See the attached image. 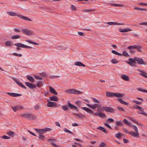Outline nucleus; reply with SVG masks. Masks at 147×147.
<instances>
[{"instance_id": "obj_8", "label": "nucleus", "mask_w": 147, "mask_h": 147, "mask_svg": "<svg viewBox=\"0 0 147 147\" xmlns=\"http://www.w3.org/2000/svg\"><path fill=\"white\" fill-rule=\"evenodd\" d=\"M129 61H126V62L129 65H131L132 66L135 67L136 65L135 64H136V62L134 59V57L133 59L130 58L128 59Z\"/></svg>"}, {"instance_id": "obj_37", "label": "nucleus", "mask_w": 147, "mask_h": 147, "mask_svg": "<svg viewBox=\"0 0 147 147\" xmlns=\"http://www.w3.org/2000/svg\"><path fill=\"white\" fill-rule=\"evenodd\" d=\"M105 24H107L108 25H119V24L116 22H109L106 23H105Z\"/></svg>"}, {"instance_id": "obj_21", "label": "nucleus", "mask_w": 147, "mask_h": 147, "mask_svg": "<svg viewBox=\"0 0 147 147\" xmlns=\"http://www.w3.org/2000/svg\"><path fill=\"white\" fill-rule=\"evenodd\" d=\"M49 88L50 91L51 93L55 94V95H57L58 94V93L56 92L55 90L51 86H50Z\"/></svg>"}, {"instance_id": "obj_57", "label": "nucleus", "mask_w": 147, "mask_h": 147, "mask_svg": "<svg viewBox=\"0 0 147 147\" xmlns=\"http://www.w3.org/2000/svg\"><path fill=\"white\" fill-rule=\"evenodd\" d=\"M37 86L38 87H40L42 86V82H38L37 84Z\"/></svg>"}, {"instance_id": "obj_4", "label": "nucleus", "mask_w": 147, "mask_h": 147, "mask_svg": "<svg viewBox=\"0 0 147 147\" xmlns=\"http://www.w3.org/2000/svg\"><path fill=\"white\" fill-rule=\"evenodd\" d=\"M21 115L22 117H26L28 119H34L36 117V116L30 113L23 114H22Z\"/></svg>"}, {"instance_id": "obj_35", "label": "nucleus", "mask_w": 147, "mask_h": 147, "mask_svg": "<svg viewBox=\"0 0 147 147\" xmlns=\"http://www.w3.org/2000/svg\"><path fill=\"white\" fill-rule=\"evenodd\" d=\"M111 6H113L116 7H123L124 5L122 4L111 3L109 4Z\"/></svg>"}, {"instance_id": "obj_10", "label": "nucleus", "mask_w": 147, "mask_h": 147, "mask_svg": "<svg viewBox=\"0 0 147 147\" xmlns=\"http://www.w3.org/2000/svg\"><path fill=\"white\" fill-rule=\"evenodd\" d=\"M22 31L23 34L28 35H31L32 34L31 30L27 29H23Z\"/></svg>"}, {"instance_id": "obj_16", "label": "nucleus", "mask_w": 147, "mask_h": 147, "mask_svg": "<svg viewBox=\"0 0 147 147\" xmlns=\"http://www.w3.org/2000/svg\"><path fill=\"white\" fill-rule=\"evenodd\" d=\"M7 94L13 97L21 96L22 95L21 94L13 92L10 93L9 92H7Z\"/></svg>"}, {"instance_id": "obj_53", "label": "nucleus", "mask_w": 147, "mask_h": 147, "mask_svg": "<svg viewBox=\"0 0 147 147\" xmlns=\"http://www.w3.org/2000/svg\"><path fill=\"white\" fill-rule=\"evenodd\" d=\"M132 102L138 105H140L142 103V102H141L137 101L135 100H133L132 101Z\"/></svg>"}, {"instance_id": "obj_48", "label": "nucleus", "mask_w": 147, "mask_h": 147, "mask_svg": "<svg viewBox=\"0 0 147 147\" xmlns=\"http://www.w3.org/2000/svg\"><path fill=\"white\" fill-rule=\"evenodd\" d=\"M62 109L64 110L67 111L69 110L68 107L67 105H64L62 107Z\"/></svg>"}, {"instance_id": "obj_46", "label": "nucleus", "mask_w": 147, "mask_h": 147, "mask_svg": "<svg viewBox=\"0 0 147 147\" xmlns=\"http://www.w3.org/2000/svg\"><path fill=\"white\" fill-rule=\"evenodd\" d=\"M7 14L11 16H14L17 15L15 13L10 11L8 12H7Z\"/></svg>"}, {"instance_id": "obj_6", "label": "nucleus", "mask_w": 147, "mask_h": 147, "mask_svg": "<svg viewBox=\"0 0 147 147\" xmlns=\"http://www.w3.org/2000/svg\"><path fill=\"white\" fill-rule=\"evenodd\" d=\"M128 49H136L137 51L140 52H142L141 50L143 49V47L140 45H134L133 46H130L128 47Z\"/></svg>"}, {"instance_id": "obj_23", "label": "nucleus", "mask_w": 147, "mask_h": 147, "mask_svg": "<svg viewBox=\"0 0 147 147\" xmlns=\"http://www.w3.org/2000/svg\"><path fill=\"white\" fill-rule=\"evenodd\" d=\"M39 136L38 138H39V140L43 141L45 139V136L43 134L40 133H38Z\"/></svg>"}, {"instance_id": "obj_31", "label": "nucleus", "mask_w": 147, "mask_h": 147, "mask_svg": "<svg viewBox=\"0 0 147 147\" xmlns=\"http://www.w3.org/2000/svg\"><path fill=\"white\" fill-rule=\"evenodd\" d=\"M75 65L78 66H82V67H85V65L83 63H82L80 61H76V62L75 63Z\"/></svg>"}, {"instance_id": "obj_1", "label": "nucleus", "mask_w": 147, "mask_h": 147, "mask_svg": "<svg viewBox=\"0 0 147 147\" xmlns=\"http://www.w3.org/2000/svg\"><path fill=\"white\" fill-rule=\"evenodd\" d=\"M106 96L109 97H112L113 96L121 97L124 96L123 94H121L118 92L115 93L113 92H106Z\"/></svg>"}, {"instance_id": "obj_40", "label": "nucleus", "mask_w": 147, "mask_h": 147, "mask_svg": "<svg viewBox=\"0 0 147 147\" xmlns=\"http://www.w3.org/2000/svg\"><path fill=\"white\" fill-rule=\"evenodd\" d=\"M21 38V36L19 35H16L13 36L11 37V38L13 39H15L18 38Z\"/></svg>"}, {"instance_id": "obj_11", "label": "nucleus", "mask_w": 147, "mask_h": 147, "mask_svg": "<svg viewBox=\"0 0 147 147\" xmlns=\"http://www.w3.org/2000/svg\"><path fill=\"white\" fill-rule=\"evenodd\" d=\"M12 79L16 82V84L19 85V86L25 89H26V87L24 86L23 84H22L20 82H19L18 79H16L14 78H12Z\"/></svg>"}, {"instance_id": "obj_36", "label": "nucleus", "mask_w": 147, "mask_h": 147, "mask_svg": "<svg viewBox=\"0 0 147 147\" xmlns=\"http://www.w3.org/2000/svg\"><path fill=\"white\" fill-rule=\"evenodd\" d=\"M74 89H70L65 90V92L69 94H73L74 92Z\"/></svg>"}, {"instance_id": "obj_30", "label": "nucleus", "mask_w": 147, "mask_h": 147, "mask_svg": "<svg viewBox=\"0 0 147 147\" xmlns=\"http://www.w3.org/2000/svg\"><path fill=\"white\" fill-rule=\"evenodd\" d=\"M115 124L117 126H122L123 125L122 121L121 120L116 121Z\"/></svg>"}, {"instance_id": "obj_17", "label": "nucleus", "mask_w": 147, "mask_h": 147, "mask_svg": "<svg viewBox=\"0 0 147 147\" xmlns=\"http://www.w3.org/2000/svg\"><path fill=\"white\" fill-rule=\"evenodd\" d=\"M137 70L141 72V73L139 74L147 78V73H146L145 71L140 69H138Z\"/></svg>"}, {"instance_id": "obj_24", "label": "nucleus", "mask_w": 147, "mask_h": 147, "mask_svg": "<svg viewBox=\"0 0 147 147\" xmlns=\"http://www.w3.org/2000/svg\"><path fill=\"white\" fill-rule=\"evenodd\" d=\"M17 16L19 18H20L22 19H23L24 20H28L30 21H32V20L24 16H22L21 15H18Z\"/></svg>"}, {"instance_id": "obj_52", "label": "nucleus", "mask_w": 147, "mask_h": 147, "mask_svg": "<svg viewBox=\"0 0 147 147\" xmlns=\"http://www.w3.org/2000/svg\"><path fill=\"white\" fill-rule=\"evenodd\" d=\"M63 130L65 132H67V133H69L70 134H73V133L72 132H71V131H69V130L67 129H66L65 128Z\"/></svg>"}, {"instance_id": "obj_22", "label": "nucleus", "mask_w": 147, "mask_h": 147, "mask_svg": "<svg viewBox=\"0 0 147 147\" xmlns=\"http://www.w3.org/2000/svg\"><path fill=\"white\" fill-rule=\"evenodd\" d=\"M121 77L122 79L125 81H129V77L125 74L121 75Z\"/></svg>"}, {"instance_id": "obj_55", "label": "nucleus", "mask_w": 147, "mask_h": 147, "mask_svg": "<svg viewBox=\"0 0 147 147\" xmlns=\"http://www.w3.org/2000/svg\"><path fill=\"white\" fill-rule=\"evenodd\" d=\"M122 55H124L125 57H126L128 55V53L125 51L123 52V54H122Z\"/></svg>"}, {"instance_id": "obj_60", "label": "nucleus", "mask_w": 147, "mask_h": 147, "mask_svg": "<svg viewBox=\"0 0 147 147\" xmlns=\"http://www.w3.org/2000/svg\"><path fill=\"white\" fill-rule=\"evenodd\" d=\"M40 105H37L35 106L34 108L36 109H40Z\"/></svg>"}, {"instance_id": "obj_9", "label": "nucleus", "mask_w": 147, "mask_h": 147, "mask_svg": "<svg viewBox=\"0 0 147 147\" xmlns=\"http://www.w3.org/2000/svg\"><path fill=\"white\" fill-rule=\"evenodd\" d=\"M26 85L29 88L33 89L36 87V85L34 83H30L28 82H25Z\"/></svg>"}, {"instance_id": "obj_3", "label": "nucleus", "mask_w": 147, "mask_h": 147, "mask_svg": "<svg viewBox=\"0 0 147 147\" xmlns=\"http://www.w3.org/2000/svg\"><path fill=\"white\" fill-rule=\"evenodd\" d=\"M15 46H16L18 47L16 48V49L18 50H20V48L19 47H22L26 49H32V48L30 46H28L24 45L22 43H16L15 44Z\"/></svg>"}, {"instance_id": "obj_27", "label": "nucleus", "mask_w": 147, "mask_h": 147, "mask_svg": "<svg viewBox=\"0 0 147 147\" xmlns=\"http://www.w3.org/2000/svg\"><path fill=\"white\" fill-rule=\"evenodd\" d=\"M7 134H8L9 136L11 137H13L14 136L15 133L14 132L11 131L9 130L6 132Z\"/></svg>"}, {"instance_id": "obj_62", "label": "nucleus", "mask_w": 147, "mask_h": 147, "mask_svg": "<svg viewBox=\"0 0 147 147\" xmlns=\"http://www.w3.org/2000/svg\"><path fill=\"white\" fill-rule=\"evenodd\" d=\"M34 78L36 79H37V80H42V78L39 76H36V75H35L34 76Z\"/></svg>"}, {"instance_id": "obj_19", "label": "nucleus", "mask_w": 147, "mask_h": 147, "mask_svg": "<svg viewBox=\"0 0 147 147\" xmlns=\"http://www.w3.org/2000/svg\"><path fill=\"white\" fill-rule=\"evenodd\" d=\"M128 118L131 121L133 122H134L135 123H136L138 125H140L141 127H142L144 126V125L141 124H140L139 123L137 122L135 119H134L130 117H128Z\"/></svg>"}, {"instance_id": "obj_2", "label": "nucleus", "mask_w": 147, "mask_h": 147, "mask_svg": "<svg viewBox=\"0 0 147 147\" xmlns=\"http://www.w3.org/2000/svg\"><path fill=\"white\" fill-rule=\"evenodd\" d=\"M130 126L131 127L134 128L135 131V132L134 131H130V134L133 137H138L139 135V133L137 127L135 125H130Z\"/></svg>"}, {"instance_id": "obj_28", "label": "nucleus", "mask_w": 147, "mask_h": 147, "mask_svg": "<svg viewBox=\"0 0 147 147\" xmlns=\"http://www.w3.org/2000/svg\"><path fill=\"white\" fill-rule=\"evenodd\" d=\"M26 78L30 82H34V78L31 76L27 75L26 76Z\"/></svg>"}, {"instance_id": "obj_26", "label": "nucleus", "mask_w": 147, "mask_h": 147, "mask_svg": "<svg viewBox=\"0 0 147 147\" xmlns=\"http://www.w3.org/2000/svg\"><path fill=\"white\" fill-rule=\"evenodd\" d=\"M117 100L119 101L120 103L124 104V105H128V104L127 103L123 101L121 98H117Z\"/></svg>"}, {"instance_id": "obj_44", "label": "nucleus", "mask_w": 147, "mask_h": 147, "mask_svg": "<svg viewBox=\"0 0 147 147\" xmlns=\"http://www.w3.org/2000/svg\"><path fill=\"white\" fill-rule=\"evenodd\" d=\"M25 41L26 42H28V43H30V44H34V45H38V44L36 43V42H33L30 40H25Z\"/></svg>"}, {"instance_id": "obj_38", "label": "nucleus", "mask_w": 147, "mask_h": 147, "mask_svg": "<svg viewBox=\"0 0 147 147\" xmlns=\"http://www.w3.org/2000/svg\"><path fill=\"white\" fill-rule=\"evenodd\" d=\"M82 92L78 91L76 89H74L73 94H82Z\"/></svg>"}, {"instance_id": "obj_50", "label": "nucleus", "mask_w": 147, "mask_h": 147, "mask_svg": "<svg viewBox=\"0 0 147 147\" xmlns=\"http://www.w3.org/2000/svg\"><path fill=\"white\" fill-rule=\"evenodd\" d=\"M5 45L7 46H10L12 45V42L11 41H7L5 43Z\"/></svg>"}, {"instance_id": "obj_14", "label": "nucleus", "mask_w": 147, "mask_h": 147, "mask_svg": "<svg viewBox=\"0 0 147 147\" xmlns=\"http://www.w3.org/2000/svg\"><path fill=\"white\" fill-rule=\"evenodd\" d=\"M87 105L88 107L91 108L92 109H94L96 107H98V106H100V105L97 104H95L93 105L87 104Z\"/></svg>"}, {"instance_id": "obj_61", "label": "nucleus", "mask_w": 147, "mask_h": 147, "mask_svg": "<svg viewBox=\"0 0 147 147\" xmlns=\"http://www.w3.org/2000/svg\"><path fill=\"white\" fill-rule=\"evenodd\" d=\"M92 98L93 101L95 102V103H100V102L99 101L97 100L96 99L94 98Z\"/></svg>"}, {"instance_id": "obj_58", "label": "nucleus", "mask_w": 147, "mask_h": 147, "mask_svg": "<svg viewBox=\"0 0 147 147\" xmlns=\"http://www.w3.org/2000/svg\"><path fill=\"white\" fill-rule=\"evenodd\" d=\"M104 125L106 127H107L108 128L110 129H112V128L109 125L106 123H104Z\"/></svg>"}, {"instance_id": "obj_59", "label": "nucleus", "mask_w": 147, "mask_h": 147, "mask_svg": "<svg viewBox=\"0 0 147 147\" xmlns=\"http://www.w3.org/2000/svg\"><path fill=\"white\" fill-rule=\"evenodd\" d=\"M71 10L73 11H75L76 9L75 7L72 5L71 6Z\"/></svg>"}, {"instance_id": "obj_25", "label": "nucleus", "mask_w": 147, "mask_h": 147, "mask_svg": "<svg viewBox=\"0 0 147 147\" xmlns=\"http://www.w3.org/2000/svg\"><path fill=\"white\" fill-rule=\"evenodd\" d=\"M119 31L121 32H127L129 31H131L132 30V29H131L129 28H128L125 29H119Z\"/></svg>"}, {"instance_id": "obj_12", "label": "nucleus", "mask_w": 147, "mask_h": 147, "mask_svg": "<svg viewBox=\"0 0 147 147\" xmlns=\"http://www.w3.org/2000/svg\"><path fill=\"white\" fill-rule=\"evenodd\" d=\"M103 109L104 110L106 111L107 112L112 113L114 111V109L110 107H107L103 106Z\"/></svg>"}, {"instance_id": "obj_49", "label": "nucleus", "mask_w": 147, "mask_h": 147, "mask_svg": "<svg viewBox=\"0 0 147 147\" xmlns=\"http://www.w3.org/2000/svg\"><path fill=\"white\" fill-rule=\"evenodd\" d=\"M97 111L98 112L103 111L104 110L103 108L100 107V106H98V107H97Z\"/></svg>"}, {"instance_id": "obj_15", "label": "nucleus", "mask_w": 147, "mask_h": 147, "mask_svg": "<svg viewBox=\"0 0 147 147\" xmlns=\"http://www.w3.org/2000/svg\"><path fill=\"white\" fill-rule=\"evenodd\" d=\"M94 115L95 116H98L102 118L105 117L106 116V115L105 113H95L94 114Z\"/></svg>"}, {"instance_id": "obj_34", "label": "nucleus", "mask_w": 147, "mask_h": 147, "mask_svg": "<svg viewBox=\"0 0 147 147\" xmlns=\"http://www.w3.org/2000/svg\"><path fill=\"white\" fill-rule=\"evenodd\" d=\"M69 107L71 109H74L76 111H78V108L76 107L73 105L71 104H69Z\"/></svg>"}, {"instance_id": "obj_18", "label": "nucleus", "mask_w": 147, "mask_h": 147, "mask_svg": "<svg viewBox=\"0 0 147 147\" xmlns=\"http://www.w3.org/2000/svg\"><path fill=\"white\" fill-rule=\"evenodd\" d=\"M137 109L141 111V112L140 113H139V114H141L145 115L146 116H147V113H145L143 111V109L141 107H139V106H137Z\"/></svg>"}, {"instance_id": "obj_51", "label": "nucleus", "mask_w": 147, "mask_h": 147, "mask_svg": "<svg viewBox=\"0 0 147 147\" xmlns=\"http://www.w3.org/2000/svg\"><path fill=\"white\" fill-rule=\"evenodd\" d=\"M123 122L125 125H129L130 126V125H131L129 122L126 119H124L123 121Z\"/></svg>"}, {"instance_id": "obj_43", "label": "nucleus", "mask_w": 147, "mask_h": 147, "mask_svg": "<svg viewBox=\"0 0 147 147\" xmlns=\"http://www.w3.org/2000/svg\"><path fill=\"white\" fill-rule=\"evenodd\" d=\"M111 52L113 53L116 55H122V54L120 53H119L117 52V51L115 50H112L111 51Z\"/></svg>"}, {"instance_id": "obj_45", "label": "nucleus", "mask_w": 147, "mask_h": 147, "mask_svg": "<svg viewBox=\"0 0 147 147\" xmlns=\"http://www.w3.org/2000/svg\"><path fill=\"white\" fill-rule=\"evenodd\" d=\"M73 114L76 115L80 118H82L84 117V115L82 114H78L74 113H73Z\"/></svg>"}, {"instance_id": "obj_5", "label": "nucleus", "mask_w": 147, "mask_h": 147, "mask_svg": "<svg viewBox=\"0 0 147 147\" xmlns=\"http://www.w3.org/2000/svg\"><path fill=\"white\" fill-rule=\"evenodd\" d=\"M34 129L38 133H40L42 134L45 133L46 132L50 131L51 130V129L48 127H45L44 129H42L35 128Z\"/></svg>"}, {"instance_id": "obj_13", "label": "nucleus", "mask_w": 147, "mask_h": 147, "mask_svg": "<svg viewBox=\"0 0 147 147\" xmlns=\"http://www.w3.org/2000/svg\"><path fill=\"white\" fill-rule=\"evenodd\" d=\"M47 105L49 107H56L57 106V104L55 102L50 101L48 102Z\"/></svg>"}, {"instance_id": "obj_47", "label": "nucleus", "mask_w": 147, "mask_h": 147, "mask_svg": "<svg viewBox=\"0 0 147 147\" xmlns=\"http://www.w3.org/2000/svg\"><path fill=\"white\" fill-rule=\"evenodd\" d=\"M107 146L106 144L103 142L100 143L99 147H106Z\"/></svg>"}, {"instance_id": "obj_32", "label": "nucleus", "mask_w": 147, "mask_h": 147, "mask_svg": "<svg viewBox=\"0 0 147 147\" xmlns=\"http://www.w3.org/2000/svg\"><path fill=\"white\" fill-rule=\"evenodd\" d=\"M50 99L52 101H57L58 100L57 97L55 95H53V96L51 97Z\"/></svg>"}, {"instance_id": "obj_33", "label": "nucleus", "mask_w": 147, "mask_h": 147, "mask_svg": "<svg viewBox=\"0 0 147 147\" xmlns=\"http://www.w3.org/2000/svg\"><path fill=\"white\" fill-rule=\"evenodd\" d=\"M123 135L120 132H119L115 135V137L118 139H120Z\"/></svg>"}, {"instance_id": "obj_64", "label": "nucleus", "mask_w": 147, "mask_h": 147, "mask_svg": "<svg viewBox=\"0 0 147 147\" xmlns=\"http://www.w3.org/2000/svg\"><path fill=\"white\" fill-rule=\"evenodd\" d=\"M13 55L15 56H18L19 57L22 56V55L21 54H18L16 53H14L13 54Z\"/></svg>"}, {"instance_id": "obj_56", "label": "nucleus", "mask_w": 147, "mask_h": 147, "mask_svg": "<svg viewBox=\"0 0 147 147\" xmlns=\"http://www.w3.org/2000/svg\"><path fill=\"white\" fill-rule=\"evenodd\" d=\"M111 62L113 64L116 63L118 62V61L115 59H112L111 60Z\"/></svg>"}, {"instance_id": "obj_54", "label": "nucleus", "mask_w": 147, "mask_h": 147, "mask_svg": "<svg viewBox=\"0 0 147 147\" xmlns=\"http://www.w3.org/2000/svg\"><path fill=\"white\" fill-rule=\"evenodd\" d=\"M95 10L94 9H86L84 10L83 11L84 12H89L91 11H94Z\"/></svg>"}, {"instance_id": "obj_7", "label": "nucleus", "mask_w": 147, "mask_h": 147, "mask_svg": "<svg viewBox=\"0 0 147 147\" xmlns=\"http://www.w3.org/2000/svg\"><path fill=\"white\" fill-rule=\"evenodd\" d=\"M134 59L136 62L139 65H146V63L144 62L143 59L140 58H139L137 57H134Z\"/></svg>"}, {"instance_id": "obj_39", "label": "nucleus", "mask_w": 147, "mask_h": 147, "mask_svg": "<svg viewBox=\"0 0 147 147\" xmlns=\"http://www.w3.org/2000/svg\"><path fill=\"white\" fill-rule=\"evenodd\" d=\"M114 122V120L112 118H109L107 119L106 121V122L108 123H113Z\"/></svg>"}, {"instance_id": "obj_63", "label": "nucleus", "mask_w": 147, "mask_h": 147, "mask_svg": "<svg viewBox=\"0 0 147 147\" xmlns=\"http://www.w3.org/2000/svg\"><path fill=\"white\" fill-rule=\"evenodd\" d=\"M117 109H118L119 110L121 111H124L125 110L122 107L118 106L117 107Z\"/></svg>"}, {"instance_id": "obj_20", "label": "nucleus", "mask_w": 147, "mask_h": 147, "mask_svg": "<svg viewBox=\"0 0 147 147\" xmlns=\"http://www.w3.org/2000/svg\"><path fill=\"white\" fill-rule=\"evenodd\" d=\"M82 109L86 111L88 113H90L92 114H94L93 112L90 109L88 108L84 107H82Z\"/></svg>"}, {"instance_id": "obj_41", "label": "nucleus", "mask_w": 147, "mask_h": 147, "mask_svg": "<svg viewBox=\"0 0 147 147\" xmlns=\"http://www.w3.org/2000/svg\"><path fill=\"white\" fill-rule=\"evenodd\" d=\"M134 10H140V11H146L147 9L144 8H141L139 7H134Z\"/></svg>"}, {"instance_id": "obj_42", "label": "nucleus", "mask_w": 147, "mask_h": 147, "mask_svg": "<svg viewBox=\"0 0 147 147\" xmlns=\"http://www.w3.org/2000/svg\"><path fill=\"white\" fill-rule=\"evenodd\" d=\"M11 107L14 112H16L17 111L19 110V107H18V106H16V107H12L11 106Z\"/></svg>"}, {"instance_id": "obj_29", "label": "nucleus", "mask_w": 147, "mask_h": 147, "mask_svg": "<svg viewBox=\"0 0 147 147\" xmlns=\"http://www.w3.org/2000/svg\"><path fill=\"white\" fill-rule=\"evenodd\" d=\"M97 129L100 130L101 131L103 132L104 133L107 134L108 133V132L106 131V130L102 126H99Z\"/></svg>"}]
</instances>
